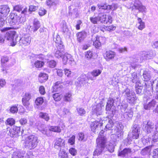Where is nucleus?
I'll return each instance as SVG.
<instances>
[{
  "label": "nucleus",
  "mask_w": 158,
  "mask_h": 158,
  "mask_svg": "<svg viewBox=\"0 0 158 158\" xmlns=\"http://www.w3.org/2000/svg\"><path fill=\"white\" fill-rule=\"evenodd\" d=\"M78 139L81 141H85V135L83 133L81 132L78 134Z\"/></svg>",
  "instance_id": "57"
},
{
  "label": "nucleus",
  "mask_w": 158,
  "mask_h": 158,
  "mask_svg": "<svg viewBox=\"0 0 158 158\" xmlns=\"http://www.w3.org/2000/svg\"><path fill=\"white\" fill-rule=\"evenodd\" d=\"M115 55V53L114 52L111 51H106L104 56L105 58L106 59H113Z\"/></svg>",
  "instance_id": "26"
},
{
  "label": "nucleus",
  "mask_w": 158,
  "mask_h": 158,
  "mask_svg": "<svg viewBox=\"0 0 158 158\" xmlns=\"http://www.w3.org/2000/svg\"><path fill=\"white\" fill-rule=\"evenodd\" d=\"M148 102V104H145L144 105V108L146 110H150V109L153 108L156 105V102L154 100H152L151 101V100L148 98L147 99V102Z\"/></svg>",
  "instance_id": "18"
},
{
  "label": "nucleus",
  "mask_w": 158,
  "mask_h": 158,
  "mask_svg": "<svg viewBox=\"0 0 158 158\" xmlns=\"http://www.w3.org/2000/svg\"><path fill=\"white\" fill-rule=\"evenodd\" d=\"M114 123L112 120L110 119H108V124L106 125L105 130H112L113 126Z\"/></svg>",
  "instance_id": "35"
},
{
  "label": "nucleus",
  "mask_w": 158,
  "mask_h": 158,
  "mask_svg": "<svg viewBox=\"0 0 158 158\" xmlns=\"http://www.w3.org/2000/svg\"><path fill=\"white\" fill-rule=\"evenodd\" d=\"M39 117L42 118L44 119L47 121H48L50 118L48 114L42 112L40 113Z\"/></svg>",
  "instance_id": "37"
},
{
  "label": "nucleus",
  "mask_w": 158,
  "mask_h": 158,
  "mask_svg": "<svg viewBox=\"0 0 158 158\" xmlns=\"http://www.w3.org/2000/svg\"><path fill=\"white\" fill-rule=\"evenodd\" d=\"M47 56H45L42 54L35 55L34 56H31L30 59H33L34 60H36L37 59H39L43 60V61L46 62Z\"/></svg>",
  "instance_id": "23"
},
{
  "label": "nucleus",
  "mask_w": 158,
  "mask_h": 158,
  "mask_svg": "<svg viewBox=\"0 0 158 158\" xmlns=\"http://www.w3.org/2000/svg\"><path fill=\"white\" fill-rule=\"evenodd\" d=\"M75 136L74 135H73L68 139V143L70 145H73L75 144Z\"/></svg>",
  "instance_id": "48"
},
{
  "label": "nucleus",
  "mask_w": 158,
  "mask_h": 158,
  "mask_svg": "<svg viewBox=\"0 0 158 158\" xmlns=\"http://www.w3.org/2000/svg\"><path fill=\"white\" fill-rule=\"evenodd\" d=\"M121 106L125 109V112L122 115L121 117L123 118V119L127 121H130L132 119L133 116V111L131 108H128L127 104L122 105Z\"/></svg>",
  "instance_id": "7"
},
{
  "label": "nucleus",
  "mask_w": 158,
  "mask_h": 158,
  "mask_svg": "<svg viewBox=\"0 0 158 158\" xmlns=\"http://www.w3.org/2000/svg\"><path fill=\"white\" fill-rule=\"evenodd\" d=\"M25 152H15L12 155V158H23Z\"/></svg>",
  "instance_id": "28"
},
{
  "label": "nucleus",
  "mask_w": 158,
  "mask_h": 158,
  "mask_svg": "<svg viewBox=\"0 0 158 158\" xmlns=\"http://www.w3.org/2000/svg\"><path fill=\"white\" fill-rule=\"evenodd\" d=\"M77 35L78 41L81 42L85 38L87 35V33L85 31H82L78 33Z\"/></svg>",
  "instance_id": "25"
},
{
  "label": "nucleus",
  "mask_w": 158,
  "mask_h": 158,
  "mask_svg": "<svg viewBox=\"0 0 158 158\" xmlns=\"http://www.w3.org/2000/svg\"><path fill=\"white\" fill-rule=\"evenodd\" d=\"M103 106V103L101 102L93 107V113L95 114L98 117V116H100V118H97V120L93 122L91 125V130L93 132H95L98 127L102 126L105 122V118L103 120L101 116L102 114V108Z\"/></svg>",
  "instance_id": "2"
},
{
  "label": "nucleus",
  "mask_w": 158,
  "mask_h": 158,
  "mask_svg": "<svg viewBox=\"0 0 158 158\" xmlns=\"http://www.w3.org/2000/svg\"><path fill=\"white\" fill-rule=\"evenodd\" d=\"M59 155L62 158H68V156L66 152L64 151H60L59 153Z\"/></svg>",
  "instance_id": "52"
},
{
  "label": "nucleus",
  "mask_w": 158,
  "mask_h": 158,
  "mask_svg": "<svg viewBox=\"0 0 158 158\" xmlns=\"http://www.w3.org/2000/svg\"><path fill=\"white\" fill-rule=\"evenodd\" d=\"M94 54L91 51H88L85 53V57L87 59H89L93 56Z\"/></svg>",
  "instance_id": "53"
},
{
  "label": "nucleus",
  "mask_w": 158,
  "mask_h": 158,
  "mask_svg": "<svg viewBox=\"0 0 158 158\" xmlns=\"http://www.w3.org/2000/svg\"><path fill=\"white\" fill-rule=\"evenodd\" d=\"M59 1L56 0H47L46 3L48 6H51L56 5L58 3Z\"/></svg>",
  "instance_id": "42"
},
{
  "label": "nucleus",
  "mask_w": 158,
  "mask_h": 158,
  "mask_svg": "<svg viewBox=\"0 0 158 158\" xmlns=\"http://www.w3.org/2000/svg\"><path fill=\"white\" fill-rule=\"evenodd\" d=\"M63 88L60 82H57L55 83V85L53 87V91L55 92L59 91L61 90Z\"/></svg>",
  "instance_id": "29"
},
{
  "label": "nucleus",
  "mask_w": 158,
  "mask_h": 158,
  "mask_svg": "<svg viewBox=\"0 0 158 158\" xmlns=\"http://www.w3.org/2000/svg\"><path fill=\"white\" fill-rule=\"evenodd\" d=\"M38 142L39 140L37 136L31 135L26 138L24 144L26 148L32 150L37 146Z\"/></svg>",
  "instance_id": "3"
},
{
  "label": "nucleus",
  "mask_w": 158,
  "mask_h": 158,
  "mask_svg": "<svg viewBox=\"0 0 158 158\" xmlns=\"http://www.w3.org/2000/svg\"><path fill=\"white\" fill-rule=\"evenodd\" d=\"M137 20L138 23L139 24V25L138 26V28L139 30H142L145 27V23L143 21L142 19L140 18H138Z\"/></svg>",
  "instance_id": "32"
},
{
  "label": "nucleus",
  "mask_w": 158,
  "mask_h": 158,
  "mask_svg": "<svg viewBox=\"0 0 158 158\" xmlns=\"http://www.w3.org/2000/svg\"><path fill=\"white\" fill-rule=\"evenodd\" d=\"M114 102V100L112 98H110L106 106V110L108 112V114L111 115H113L116 112L115 107L113 106Z\"/></svg>",
  "instance_id": "9"
},
{
  "label": "nucleus",
  "mask_w": 158,
  "mask_h": 158,
  "mask_svg": "<svg viewBox=\"0 0 158 158\" xmlns=\"http://www.w3.org/2000/svg\"><path fill=\"white\" fill-rule=\"evenodd\" d=\"M44 102V100L42 97H38L35 100V103L37 106L41 105Z\"/></svg>",
  "instance_id": "50"
},
{
  "label": "nucleus",
  "mask_w": 158,
  "mask_h": 158,
  "mask_svg": "<svg viewBox=\"0 0 158 158\" xmlns=\"http://www.w3.org/2000/svg\"><path fill=\"white\" fill-rule=\"evenodd\" d=\"M102 38V37H96L95 40L93 42V45L96 48H98L101 46V44L100 42V40Z\"/></svg>",
  "instance_id": "30"
},
{
  "label": "nucleus",
  "mask_w": 158,
  "mask_h": 158,
  "mask_svg": "<svg viewBox=\"0 0 158 158\" xmlns=\"http://www.w3.org/2000/svg\"><path fill=\"white\" fill-rule=\"evenodd\" d=\"M103 23L106 24H110L112 23L113 21L112 17L110 15H106V18L105 19Z\"/></svg>",
  "instance_id": "43"
},
{
  "label": "nucleus",
  "mask_w": 158,
  "mask_h": 158,
  "mask_svg": "<svg viewBox=\"0 0 158 158\" xmlns=\"http://www.w3.org/2000/svg\"><path fill=\"white\" fill-rule=\"evenodd\" d=\"M6 22L8 23L11 26L15 25H19L23 23L25 21V19L23 17H21L15 13L11 12L6 19Z\"/></svg>",
  "instance_id": "4"
},
{
  "label": "nucleus",
  "mask_w": 158,
  "mask_h": 158,
  "mask_svg": "<svg viewBox=\"0 0 158 158\" xmlns=\"http://www.w3.org/2000/svg\"><path fill=\"white\" fill-rule=\"evenodd\" d=\"M72 99V94L70 93H66L64 95V99L65 101L70 102Z\"/></svg>",
  "instance_id": "41"
},
{
  "label": "nucleus",
  "mask_w": 158,
  "mask_h": 158,
  "mask_svg": "<svg viewBox=\"0 0 158 158\" xmlns=\"http://www.w3.org/2000/svg\"><path fill=\"white\" fill-rule=\"evenodd\" d=\"M5 37L7 40L11 41V45L12 46H15L18 41L19 42L20 45L24 44L28 45L30 44L31 40V37L29 35H25L20 38L16 34L15 32L14 31H8L6 33Z\"/></svg>",
  "instance_id": "1"
},
{
  "label": "nucleus",
  "mask_w": 158,
  "mask_h": 158,
  "mask_svg": "<svg viewBox=\"0 0 158 158\" xmlns=\"http://www.w3.org/2000/svg\"><path fill=\"white\" fill-rule=\"evenodd\" d=\"M104 131L103 130L101 131L99 133V135L98 138L97 139H102L101 140L102 142L103 141H105V143H106L107 140L106 137L104 136Z\"/></svg>",
  "instance_id": "40"
},
{
  "label": "nucleus",
  "mask_w": 158,
  "mask_h": 158,
  "mask_svg": "<svg viewBox=\"0 0 158 158\" xmlns=\"http://www.w3.org/2000/svg\"><path fill=\"white\" fill-rule=\"evenodd\" d=\"M132 138L133 139H137L139 137L140 133V128L139 126L137 124L134 125L132 127Z\"/></svg>",
  "instance_id": "14"
},
{
  "label": "nucleus",
  "mask_w": 158,
  "mask_h": 158,
  "mask_svg": "<svg viewBox=\"0 0 158 158\" xmlns=\"http://www.w3.org/2000/svg\"><path fill=\"white\" fill-rule=\"evenodd\" d=\"M123 125L121 124H119L116 127L115 130L116 131V134L118 138L121 137L123 135Z\"/></svg>",
  "instance_id": "22"
},
{
  "label": "nucleus",
  "mask_w": 158,
  "mask_h": 158,
  "mask_svg": "<svg viewBox=\"0 0 158 158\" xmlns=\"http://www.w3.org/2000/svg\"><path fill=\"white\" fill-rule=\"evenodd\" d=\"M54 40L55 41L56 43L57 44V45H56V46H57V48L59 46H60V45L64 46V45L62 44V42L61 41V39L60 36H57L56 38L54 39Z\"/></svg>",
  "instance_id": "36"
},
{
  "label": "nucleus",
  "mask_w": 158,
  "mask_h": 158,
  "mask_svg": "<svg viewBox=\"0 0 158 158\" xmlns=\"http://www.w3.org/2000/svg\"><path fill=\"white\" fill-rule=\"evenodd\" d=\"M139 77L137 76L136 73L134 72L131 74V81L134 83H136L139 82Z\"/></svg>",
  "instance_id": "31"
},
{
  "label": "nucleus",
  "mask_w": 158,
  "mask_h": 158,
  "mask_svg": "<svg viewBox=\"0 0 158 158\" xmlns=\"http://www.w3.org/2000/svg\"><path fill=\"white\" fill-rule=\"evenodd\" d=\"M73 61V59L71 55L67 53L63 55V62L64 64H66L68 62L70 64Z\"/></svg>",
  "instance_id": "16"
},
{
  "label": "nucleus",
  "mask_w": 158,
  "mask_h": 158,
  "mask_svg": "<svg viewBox=\"0 0 158 158\" xmlns=\"http://www.w3.org/2000/svg\"><path fill=\"white\" fill-rule=\"evenodd\" d=\"M133 8V9H136L138 10H144L146 9L145 6H143L139 0H136L135 1Z\"/></svg>",
  "instance_id": "21"
},
{
  "label": "nucleus",
  "mask_w": 158,
  "mask_h": 158,
  "mask_svg": "<svg viewBox=\"0 0 158 158\" xmlns=\"http://www.w3.org/2000/svg\"><path fill=\"white\" fill-rule=\"evenodd\" d=\"M9 60V58L7 56H3L1 58V61L2 63V66H3V65L6 63L8 62Z\"/></svg>",
  "instance_id": "54"
},
{
  "label": "nucleus",
  "mask_w": 158,
  "mask_h": 158,
  "mask_svg": "<svg viewBox=\"0 0 158 158\" xmlns=\"http://www.w3.org/2000/svg\"><path fill=\"white\" fill-rule=\"evenodd\" d=\"M31 97V94L29 92H26L23 96L22 101L23 105L27 108L30 105L29 100Z\"/></svg>",
  "instance_id": "13"
},
{
  "label": "nucleus",
  "mask_w": 158,
  "mask_h": 158,
  "mask_svg": "<svg viewBox=\"0 0 158 158\" xmlns=\"http://www.w3.org/2000/svg\"><path fill=\"white\" fill-rule=\"evenodd\" d=\"M124 96L126 98L127 101L131 103H133L136 100L137 98L135 97V92L132 91H130L127 88L123 93Z\"/></svg>",
  "instance_id": "6"
},
{
  "label": "nucleus",
  "mask_w": 158,
  "mask_h": 158,
  "mask_svg": "<svg viewBox=\"0 0 158 158\" xmlns=\"http://www.w3.org/2000/svg\"><path fill=\"white\" fill-rule=\"evenodd\" d=\"M9 11L10 10H0V16L6 17Z\"/></svg>",
  "instance_id": "60"
},
{
  "label": "nucleus",
  "mask_w": 158,
  "mask_h": 158,
  "mask_svg": "<svg viewBox=\"0 0 158 158\" xmlns=\"http://www.w3.org/2000/svg\"><path fill=\"white\" fill-rule=\"evenodd\" d=\"M48 75L47 74L44 73H41L39 75V79L44 81L48 79Z\"/></svg>",
  "instance_id": "44"
},
{
  "label": "nucleus",
  "mask_w": 158,
  "mask_h": 158,
  "mask_svg": "<svg viewBox=\"0 0 158 158\" xmlns=\"http://www.w3.org/2000/svg\"><path fill=\"white\" fill-rule=\"evenodd\" d=\"M10 111L12 113H16L18 111V108L16 106H12L10 108Z\"/></svg>",
  "instance_id": "59"
},
{
  "label": "nucleus",
  "mask_w": 158,
  "mask_h": 158,
  "mask_svg": "<svg viewBox=\"0 0 158 158\" xmlns=\"http://www.w3.org/2000/svg\"><path fill=\"white\" fill-rule=\"evenodd\" d=\"M106 15V14L104 13H99L98 15V21H100L101 23H103Z\"/></svg>",
  "instance_id": "45"
},
{
  "label": "nucleus",
  "mask_w": 158,
  "mask_h": 158,
  "mask_svg": "<svg viewBox=\"0 0 158 158\" xmlns=\"http://www.w3.org/2000/svg\"><path fill=\"white\" fill-rule=\"evenodd\" d=\"M87 83V77L85 74H83L77 78L75 84L78 87H80Z\"/></svg>",
  "instance_id": "12"
},
{
  "label": "nucleus",
  "mask_w": 158,
  "mask_h": 158,
  "mask_svg": "<svg viewBox=\"0 0 158 158\" xmlns=\"http://www.w3.org/2000/svg\"><path fill=\"white\" fill-rule=\"evenodd\" d=\"M97 6L99 9L104 10H115L118 8V5L116 4H113L110 6L106 3H98Z\"/></svg>",
  "instance_id": "11"
},
{
  "label": "nucleus",
  "mask_w": 158,
  "mask_h": 158,
  "mask_svg": "<svg viewBox=\"0 0 158 158\" xmlns=\"http://www.w3.org/2000/svg\"><path fill=\"white\" fill-rule=\"evenodd\" d=\"M154 56V54L152 52H142L140 53V59L142 60L144 59H151Z\"/></svg>",
  "instance_id": "15"
},
{
  "label": "nucleus",
  "mask_w": 158,
  "mask_h": 158,
  "mask_svg": "<svg viewBox=\"0 0 158 158\" xmlns=\"http://www.w3.org/2000/svg\"><path fill=\"white\" fill-rule=\"evenodd\" d=\"M65 145V141L63 139L57 138L56 139L54 147L58 149L59 147L64 146Z\"/></svg>",
  "instance_id": "17"
},
{
  "label": "nucleus",
  "mask_w": 158,
  "mask_h": 158,
  "mask_svg": "<svg viewBox=\"0 0 158 158\" xmlns=\"http://www.w3.org/2000/svg\"><path fill=\"white\" fill-rule=\"evenodd\" d=\"M101 73V71L99 69L95 70L92 72L91 74L94 77H96L98 76Z\"/></svg>",
  "instance_id": "56"
},
{
  "label": "nucleus",
  "mask_w": 158,
  "mask_h": 158,
  "mask_svg": "<svg viewBox=\"0 0 158 158\" xmlns=\"http://www.w3.org/2000/svg\"><path fill=\"white\" fill-rule=\"evenodd\" d=\"M48 64L50 67L53 68L55 67L56 65V63L54 60H51L48 62Z\"/></svg>",
  "instance_id": "58"
},
{
  "label": "nucleus",
  "mask_w": 158,
  "mask_h": 158,
  "mask_svg": "<svg viewBox=\"0 0 158 158\" xmlns=\"http://www.w3.org/2000/svg\"><path fill=\"white\" fill-rule=\"evenodd\" d=\"M142 127L143 130L147 134L155 132L157 129L156 126L149 120L143 121L142 124Z\"/></svg>",
  "instance_id": "5"
},
{
  "label": "nucleus",
  "mask_w": 158,
  "mask_h": 158,
  "mask_svg": "<svg viewBox=\"0 0 158 158\" xmlns=\"http://www.w3.org/2000/svg\"><path fill=\"white\" fill-rule=\"evenodd\" d=\"M33 27L32 28L34 32L36 31L40 27V23L36 19H34L33 21Z\"/></svg>",
  "instance_id": "27"
},
{
  "label": "nucleus",
  "mask_w": 158,
  "mask_h": 158,
  "mask_svg": "<svg viewBox=\"0 0 158 158\" xmlns=\"http://www.w3.org/2000/svg\"><path fill=\"white\" fill-rule=\"evenodd\" d=\"M131 152L130 148H124L123 150L120 152L118 153V156L124 157L127 156Z\"/></svg>",
  "instance_id": "24"
},
{
  "label": "nucleus",
  "mask_w": 158,
  "mask_h": 158,
  "mask_svg": "<svg viewBox=\"0 0 158 158\" xmlns=\"http://www.w3.org/2000/svg\"><path fill=\"white\" fill-rule=\"evenodd\" d=\"M6 124L11 126L15 124V121L13 118H8L6 120Z\"/></svg>",
  "instance_id": "51"
},
{
  "label": "nucleus",
  "mask_w": 158,
  "mask_h": 158,
  "mask_svg": "<svg viewBox=\"0 0 158 158\" xmlns=\"http://www.w3.org/2000/svg\"><path fill=\"white\" fill-rule=\"evenodd\" d=\"M151 138L143 137L142 138V142L143 144L144 145H148L150 143V141Z\"/></svg>",
  "instance_id": "46"
},
{
  "label": "nucleus",
  "mask_w": 158,
  "mask_h": 158,
  "mask_svg": "<svg viewBox=\"0 0 158 158\" xmlns=\"http://www.w3.org/2000/svg\"><path fill=\"white\" fill-rule=\"evenodd\" d=\"M142 87L139 86L135 88V91L136 94L141 95L142 94Z\"/></svg>",
  "instance_id": "62"
},
{
  "label": "nucleus",
  "mask_w": 158,
  "mask_h": 158,
  "mask_svg": "<svg viewBox=\"0 0 158 158\" xmlns=\"http://www.w3.org/2000/svg\"><path fill=\"white\" fill-rule=\"evenodd\" d=\"M152 156L153 158H158V148L153 150Z\"/></svg>",
  "instance_id": "61"
},
{
  "label": "nucleus",
  "mask_w": 158,
  "mask_h": 158,
  "mask_svg": "<svg viewBox=\"0 0 158 158\" xmlns=\"http://www.w3.org/2000/svg\"><path fill=\"white\" fill-rule=\"evenodd\" d=\"M91 22L93 24L97 23V21H98V16L95 17H91L90 18Z\"/></svg>",
  "instance_id": "63"
},
{
  "label": "nucleus",
  "mask_w": 158,
  "mask_h": 158,
  "mask_svg": "<svg viewBox=\"0 0 158 158\" xmlns=\"http://www.w3.org/2000/svg\"><path fill=\"white\" fill-rule=\"evenodd\" d=\"M19 127H15L13 129H10L9 130L8 134L11 137L17 138L22 135V131H21Z\"/></svg>",
  "instance_id": "10"
},
{
  "label": "nucleus",
  "mask_w": 158,
  "mask_h": 158,
  "mask_svg": "<svg viewBox=\"0 0 158 158\" xmlns=\"http://www.w3.org/2000/svg\"><path fill=\"white\" fill-rule=\"evenodd\" d=\"M144 81H148L150 80V76L149 74L146 71H144L143 74Z\"/></svg>",
  "instance_id": "49"
},
{
  "label": "nucleus",
  "mask_w": 158,
  "mask_h": 158,
  "mask_svg": "<svg viewBox=\"0 0 158 158\" xmlns=\"http://www.w3.org/2000/svg\"><path fill=\"white\" fill-rule=\"evenodd\" d=\"M69 152L72 155L74 156L77 154V151L75 148H71L69 150Z\"/></svg>",
  "instance_id": "64"
},
{
  "label": "nucleus",
  "mask_w": 158,
  "mask_h": 158,
  "mask_svg": "<svg viewBox=\"0 0 158 158\" xmlns=\"http://www.w3.org/2000/svg\"><path fill=\"white\" fill-rule=\"evenodd\" d=\"M150 146H147L141 150V153L143 155H148L150 153Z\"/></svg>",
  "instance_id": "33"
},
{
  "label": "nucleus",
  "mask_w": 158,
  "mask_h": 158,
  "mask_svg": "<svg viewBox=\"0 0 158 158\" xmlns=\"http://www.w3.org/2000/svg\"><path fill=\"white\" fill-rule=\"evenodd\" d=\"M52 97L55 101H60L62 97V95L60 93H56L52 95Z\"/></svg>",
  "instance_id": "38"
},
{
  "label": "nucleus",
  "mask_w": 158,
  "mask_h": 158,
  "mask_svg": "<svg viewBox=\"0 0 158 158\" xmlns=\"http://www.w3.org/2000/svg\"><path fill=\"white\" fill-rule=\"evenodd\" d=\"M154 133L152 136V143H154L158 141V131L154 132Z\"/></svg>",
  "instance_id": "34"
},
{
  "label": "nucleus",
  "mask_w": 158,
  "mask_h": 158,
  "mask_svg": "<svg viewBox=\"0 0 158 158\" xmlns=\"http://www.w3.org/2000/svg\"><path fill=\"white\" fill-rule=\"evenodd\" d=\"M50 131L54 132L60 133L61 132L60 127L58 126H51L49 129Z\"/></svg>",
  "instance_id": "39"
},
{
  "label": "nucleus",
  "mask_w": 158,
  "mask_h": 158,
  "mask_svg": "<svg viewBox=\"0 0 158 158\" xmlns=\"http://www.w3.org/2000/svg\"><path fill=\"white\" fill-rule=\"evenodd\" d=\"M77 110L79 115L81 116H84L86 113V111L82 107L77 108Z\"/></svg>",
  "instance_id": "47"
},
{
  "label": "nucleus",
  "mask_w": 158,
  "mask_h": 158,
  "mask_svg": "<svg viewBox=\"0 0 158 158\" xmlns=\"http://www.w3.org/2000/svg\"><path fill=\"white\" fill-rule=\"evenodd\" d=\"M104 29L106 31H110L114 30L116 29V27L113 25H111L109 26H105Z\"/></svg>",
  "instance_id": "55"
},
{
  "label": "nucleus",
  "mask_w": 158,
  "mask_h": 158,
  "mask_svg": "<svg viewBox=\"0 0 158 158\" xmlns=\"http://www.w3.org/2000/svg\"><path fill=\"white\" fill-rule=\"evenodd\" d=\"M31 65L33 67L35 66L37 68H41L44 65V61H41L40 60H34L33 59H31Z\"/></svg>",
  "instance_id": "19"
},
{
  "label": "nucleus",
  "mask_w": 158,
  "mask_h": 158,
  "mask_svg": "<svg viewBox=\"0 0 158 158\" xmlns=\"http://www.w3.org/2000/svg\"><path fill=\"white\" fill-rule=\"evenodd\" d=\"M102 139H96V143L97 146L94 152V155H100L102 152L103 151L104 148L106 147V144L105 141L102 142L101 140Z\"/></svg>",
  "instance_id": "8"
},
{
  "label": "nucleus",
  "mask_w": 158,
  "mask_h": 158,
  "mask_svg": "<svg viewBox=\"0 0 158 158\" xmlns=\"http://www.w3.org/2000/svg\"><path fill=\"white\" fill-rule=\"evenodd\" d=\"M60 46L61 47L59 46L57 48L58 50L56 52L55 54V56L58 58L61 57L64 53V47L61 45Z\"/></svg>",
  "instance_id": "20"
}]
</instances>
